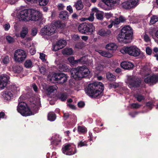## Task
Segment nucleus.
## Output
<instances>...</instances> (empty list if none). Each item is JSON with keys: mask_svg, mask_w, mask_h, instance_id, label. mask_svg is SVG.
I'll list each match as a JSON object with an SVG mask.
<instances>
[{"mask_svg": "<svg viewBox=\"0 0 158 158\" xmlns=\"http://www.w3.org/2000/svg\"><path fill=\"white\" fill-rule=\"evenodd\" d=\"M19 15L20 21H27V18L28 17L30 20L37 21V24L39 25L42 24V15L38 10L31 9H24L20 11Z\"/></svg>", "mask_w": 158, "mask_h": 158, "instance_id": "1", "label": "nucleus"}, {"mask_svg": "<svg viewBox=\"0 0 158 158\" xmlns=\"http://www.w3.org/2000/svg\"><path fill=\"white\" fill-rule=\"evenodd\" d=\"M104 85L100 82H95L88 84L85 88V93L90 97L99 98L103 94Z\"/></svg>", "mask_w": 158, "mask_h": 158, "instance_id": "2", "label": "nucleus"}, {"mask_svg": "<svg viewBox=\"0 0 158 158\" xmlns=\"http://www.w3.org/2000/svg\"><path fill=\"white\" fill-rule=\"evenodd\" d=\"M133 35L132 29L129 26L123 27L118 35V40L125 44L129 43L131 41Z\"/></svg>", "mask_w": 158, "mask_h": 158, "instance_id": "3", "label": "nucleus"}, {"mask_svg": "<svg viewBox=\"0 0 158 158\" xmlns=\"http://www.w3.org/2000/svg\"><path fill=\"white\" fill-rule=\"evenodd\" d=\"M89 73V69L85 65L79 66L71 72L72 77L76 80L87 77Z\"/></svg>", "mask_w": 158, "mask_h": 158, "instance_id": "4", "label": "nucleus"}, {"mask_svg": "<svg viewBox=\"0 0 158 158\" xmlns=\"http://www.w3.org/2000/svg\"><path fill=\"white\" fill-rule=\"evenodd\" d=\"M120 52L123 54H127L131 56L135 57L139 56V57L141 58H143L144 56L143 53L135 46L129 47L125 46L121 49Z\"/></svg>", "mask_w": 158, "mask_h": 158, "instance_id": "5", "label": "nucleus"}, {"mask_svg": "<svg viewBox=\"0 0 158 158\" xmlns=\"http://www.w3.org/2000/svg\"><path fill=\"white\" fill-rule=\"evenodd\" d=\"M78 29L82 34L90 35L95 31V27L93 23L85 22L80 24L78 27Z\"/></svg>", "mask_w": 158, "mask_h": 158, "instance_id": "6", "label": "nucleus"}, {"mask_svg": "<svg viewBox=\"0 0 158 158\" xmlns=\"http://www.w3.org/2000/svg\"><path fill=\"white\" fill-rule=\"evenodd\" d=\"M17 110L23 116H27L32 114V112L30 108L27 107V104L23 102L18 103L17 106Z\"/></svg>", "mask_w": 158, "mask_h": 158, "instance_id": "7", "label": "nucleus"}, {"mask_svg": "<svg viewBox=\"0 0 158 158\" xmlns=\"http://www.w3.org/2000/svg\"><path fill=\"white\" fill-rule=\"evenodd\" d=\"M27 56L26 52L23 50H16L14 54V60L16 62L22 63L24 61Z\"/></svg>", "mask_w": 158, "mask_h": 158, "instance_id": "8", "label": "nucleus"}, {"mask_svg": "<svg viewBox=\"0 0 158 158\" xmlns=\"http://www.w3.org/2000/svg\"><path fill=\"white\" fill-rule=\"evenodd\" d=\"M52 80H54L57 83L63 84L67 80L66 75L62 73H54L52 77Z\"/></svg>", "mask_w": 158, "mask_h": 158, "instance_id": "9", "label": "nucleus"}, {"mask_svg": "<svg viewBox=\"0 0 158 158\" xmlns=\"http://www.w3.org/2000/svg\"><path fill=\"white\" fill-rule=\"evenodd\" d=\"M56 31V27L53 25H48L42 28L40 32L42 35H51L55 33Z\"/></svg>", "mask_w": 158, "mask_h": 158, "instance_id": "10", "label": "nucleus"}, {"mask_svg": "<svg viewBox=\"0 0 158 158\" xmlns=\"http://www.w3.org/2000/svg\"><path fill=\"white\" fill-rule=\"evenodd\" d=\"M63 153L68 155H71L76 153V148L75 147H72L70 144H68L65 145L62 148Z\"/></svg>", "mask_w": 158, "mask_h": 158, "instance_id": "11", "label": "nucleus"}, {"mask_svg": "<svg viewBox=\"0 0 158 158\" xmlns=\"http://www.w3.org/2000/svg\"><path fill=\"white\" fill-rule=\"evenodd\" d=\"M144 81L147 84L153 85L158 82V74L150 75L144 79Z\"/></svg>", "mask_w": 158, "mask_h": 158, "instance_id": "12", "label": "nucleus"}, {"mask_svg": "<svg viewBox=\"0 0 158 158\" xmlns=\"http://www.w3.org/2000/svg\"><path fill=\"white\" fill-rule=\"evenodd\" d=\"M10 77L6 74L0 75V89H3L6 86L9 81Z\"/></svg>", "mask_w": 158, "mask_h": 158, "instance_id": "13", "label": "nucleus"}, {"mask_svg": "<svg viewBox=\"0 0 158 158\" xmlns=\"http://www.w3.org/2000/svg\"><path fill=\"white\" fill-rule=\"evenodd\" d=\"M128 81L129 85L130 88L139 87L141 84L140 81L135 80L133 78L129 79Z\"/></svg>", "mask_w": 158, "mask_h": 158, "instance_id": "14", "label": "nucleus"}, {"mask_svg": "<svg viewBox=\"0 0 158 158\" xmlns=\"http://www.w3.org/2000/svg\"><path fill=\"white\" fill-rule=\"evenodd\" d=\"M121 67L123 69L126 70H131L133 69L134 67L133 63L128 61H124L120 64Z\"/></svg>", "mask_w": 158, "mask_h": 158, "instance_id": "15", "label": "nucleus"}, {"mask_svg": "<svg viewBox=\"0 0 158 158\" xmlns=\"http://www.w3.org/2000/svg\"><path fill=\"white\" fill-rule=\"evenodd\" d=\"M84 58L82 57L79 59L75 60L74 57L71 56L68 58V60L72 65H75L77 64H80L84 63L85 61L83 60Z\"/></svg>", "mask_w": 158, "mask_h": 158, "instance_id": "16", "label": "nucleus"}, {"mask_svg": "<svg viewBox=\"0 0 158 158\" xmlns=\"http://www.w3.org/2000/svg\"><path fill=\"white\" fill-rule=\"evenodd\" d=\"M2 95L6 101H10L13 97V94L9 89H7L3 92Z\"/></svg>", "mask_w": 158, "mask_h": 158, "instance_id": "17", "label": "nucleus"}, {"mask_svg": "<svg viewBox=\"0 0 158 158\" xmlns=\"http://www.w3.org/2000/svg\"><path fill=\"white\" fill-rule=\"evenodd\" d=\"M111 33L110 30L107 29H102L98 31V34L102 36H106Z\"/></svg>", "mask_w": 158, "mask_h": 158, "instance_id": "18", "label": "nucleus"}, {"mask_svg": "<svg viewBox=\"0 0 158 158\" xmlns=\"http://www.w3.org/2000/svg\"><path fill=\"white\" fill-rule=\"evenodd\" d=\"M92 10L93 12H96L95 15L96 18L101 20H102L103 19V14L101 12H99L98 9L96 8H94L92 9Z\"/></svg>", "mask_w": 158, "mask_h": 158, "instance_id": "19", "label": "nucleus"}, {"mask_svg": "<svg viewBox=\"0 0 158 158\" xmlns=\"http://www.w3.org/2000/svg\"><path fill=\"white\" fill-rule=\"evenodd\" d=\"M69 16L68 12L66 10L61 11L59 14V18L62 20H67Z\"/></svg>", "mask_w": 158, "mask_h": 158, "instance_id": "20", "label": "nucleus"}, {"mask_svg": "<svg viewBox=\"0 0 158 158\" xmlns=\"http://www.w3.org/2000/svg\"><path fill=\"white\" fill-rule=\"evenodd\" d=\"M57 88V86L55 85L49 86L47 89V94L50 95L52 93L56 92Z\"/></svg>", "mask_w": 158, "mask_h": 158, "instance_id": "21", "label": "nucleus"}, {"mask_svg": "<svg viewBox=\"0 0 158 158\" xmlns=\"http://www.w3.org/2000/svg\"><path fill=\"white\" fill-rule=\"evenodd\" d=\"M117 48V46L114 43L108 44L106 46V48L108 50H115Z\"/></svg>", "mask_w": 158, "mask_h": 158, "instance_id": "22", "label": "nucleus"}, {"mask_svg": "<svg viewBox=\"0 0 158 158\" xmlns=\"http://www.w3.org/2000/svg\"><path fill=\"white\" fill-rule=\"evenodd\" d=\"M68 96L66 93H60L57 95V98L62 101H65L67 98Z\"/></svg>", "mask_w": 158, "mask_h": 158, "instance_id": "23", "label": "nucleus"}, {"mask_svg": "<svg viewBox=\"0 0 158 158\" xmlns=\"http://www.w3.org/2000/svg\"><path fill=\"white\" fill-rule=\"evenodd\" d=\"M77 10H81L83 7L84 6L81 0H78L74 5Z\"/></svg>", "mask_w": 158, "mask_h": 158, "instance_id": "24", "label": "nucleus"}, {"mask_svg": "<svg viewBox=\"0 0 158 158\" xmlns=\"http://www.w3.org/2000/svg\"><path fill=\"white\" fill-rule=\"evenodd\" d=\"M59 71L61 72H67L69 71V66L65 64H60L59 66Z\"/></svg>", "mask_w": 158, "mask_h": 158, "instance_id": "25", "label": "nucleus"}, {"mask_svg": "<svg viewBox=\"0 0 158 158\" xmlns=\"http://www.w3.org/2000/svg\"><path fill=\"white\" fill-rule=\"evenodd\" d=\"M98 52L102 56L105 57L110 58L112 56V54L110 53L108 51H102V50H99Z\"/></svg>", "mask_w": 158, "mask_h": 158, "instance_id": "26", "label": "nucleus"}, {"mask_svg": "<svg viewBox=\"0 0 158 158\" xmlns=\"http://www.w3.org/2000/svg\"><path fill=\"white\" fill-rule=\"evenodd\" d=\"M106 77L108 80L111 81H114L116 79L115 76L110 72L106 73Z\"/></svg>", "mask_w": 158, "mask_h": 158, "instance_id": "27", "label": "nucleus"}, {"mask_svg": "<svg viewBox=\"0 0 158 158\" xmlns=\"http://www.w3.org/2000/svg\"><path fill=\"white\" fill-rule=\"evenodd\" d=\"M62 53L64 55H70L72 54L73 50L71 48H65L62 50Z\"/></svg>", "mask_w": 158, "mask_h": 158, "instance_id": "28", "label": "nucleus"}, {"mask_svg": "<svg viewBox=\"0 0 158 158\" xmlns=\"http://www.w3.org/2000/svg\"><path fill=\"white\" fill-rule=\"evenodd\" d=\"M56 118V114L53 112H49L48 115V119L51 121H54Z\"/></svg>", "mask_w": 158, "mask_h": 158, "instance_id": "29", "label": "nucleus"}, {"mask_svg": "<svg viewBox=\"0 0 158 158\" xmlns=\"http://www.w3.org/2000/svg\"><path fill=\"white\" fill-rule=\"evenodd\" d=\"M54 27H55L56 29L57 28H62L63 24L60 21L58 20L54 22L53 23Z\"/></svg>", "mask_w": 158, "mask_h": 158, "instance_id": "30", "label": "nucleus"}, {"mask_svg": "<svg viewBox=\"0 0 158 158\" xmlns=\"http://www.w3.org/2000/svg\"><path fill=\"white\" fill-rule=\"evenodd\" d=\"M56 43L58 44L61 49L64 47L66 45V40H60L57 42Z\"/></svg>", "mask_w": 158, "mask_h": 158, "instance_id": "31", "label": "nucleus"}, {"mask_svg": "<svg viewBox=\"0 0 158 158\" xmlns=\"http://www.w3.org/2000/svg\"><path fill=\"white\" fill-rule=\"evenodd\" d=\"M122 6L123 8L126 9H128L132 8L130 5V2L129 1L123 2L122 3Z\"/></svg>", "mask_w": 158, "mask_h": 158, "instance_id": "32", "label": "nucleus"}, {"mask_svg": "<svg viewBox=\"0 0 158 158\" xmlns=\"http://www.w3.org/2000/svg\"><path fill=\"white\" fill-rule=\"evenodd\" d=\"M77 130L79 132L82 133H85L87 131V128L84 126H78L77 127Z\"/></svg>", "mask_w": 158, "mask_h": 158, "instance_id": "33", "label": "nucleus"}, {"mask_svg": "<svg viewBox=\"0 0 158 158\" xmlns=\"http://www.w3.org/2000/svg\"><path fill=\"white\" fill-rule=\"evenodd\" d=\"M24 65L26 68H31L32 65V62L31 60H27L25 62Z\"/></svg>", "mask_w": 158, "mask_h": 158, "instance_id": "34", "label": "nucleus"}, {"mask_svg": "<svg viewBox=\"0 0 158 158\" xmlns=\"http://www.w3.org/2000/svg\"><path fill=\"white\" fill-rule=\"evenodd\" d=\"M13 69L15 73H19L22 71L23 68L21 66H16L13 68Z\"/></svg>", "mask_w": 158, "mask_h": 158, "instance_id": "35", "label": "nucleus"}, {"mask_svg": "<svg viewBox=\"0 0 158 158\" xmlns=\"http://www.w3.org/2000/svg\"><path fill=\"white\" fill-rule=\"evenodd\" d=\"M28 32L27 29H23L21 32L20 36L22 38H24Z\"/></svg>", "mask_w": 158, "mask_h": 158, "instance_id": "36", "label": "nucleus"}, {"mask_svg": "<svg viewBox=\"0 0 158 158\" xmlns=\"http://www.w3.org/2000/svg\"><path fill=\"white\" fill-rule=\"evenodd\" d=\"M87 142L86 141H80L77 144L78 148L81 147L83 146H87Z\"/></svg>", "mask_w": 158, "mask_h": 158, "instance_id": "37", "label": "nucleus"}, {"mask_svg": "<svg viewBox=\"0 0 158 158\" xmlns=\"http://www.w3.org/2000/svg\"><path fill=\"white\" fill-rule=\"evenodd\" d=\"M158 21V17L156 15H154L151 17L150 23L152 24H154Z\"/></svg>", "mask_w": 158, "mask_h": 158, "instance_id": "38", "label": "nucleus"}, {"mask_svg": "<svg viewBox=\"0 0 158 158\" xmlns=\"http://www.w3.org/2000/svg\"><path fill=\"white\" fill-rule=\"evenodd\" d=\"M70 118V122L71 123H74L77 121V117L74 114H70L69 117Z\"/></svg>", "mask_w": 158, "mask_h": 158, "instance_id": "39", "label": "nucleus"}, {"mask_svg": "<svg viewBox=\"0 0 158 158\" xmlns=\"http://www.w3.org/2000/svg\"><path fill=\"white\" fill-rule=\"evenodd\" d=\"M129 1L132 8L135 7L138 4V0H129Z\"/></svg>", "mask_w": 158, "mask_h": 158, "instance_id": "40", "label": "nucleus"}, {"mask_svg": "<svg viewBox=\"0 0 158 158\" xmlns=\"http://www.w3.org/2000/svg\"><path fill=\"white\" fill-rule=\"evenodd\" d=\"M116 3L117 2L115 1L109 0V1H108L106 5L110 7H112L116 4Z\"/></svg>", "mask_w": 158, "mask_h": 158, "instance_id": "41", "label": "nucleus"}, {"mask_svg": "<svg viewBox=\"0 0 158 158\" xmlns=\"http://www.w3.org/2000/svg\"><path fill=\"white\" fill-rule=\"evenodd\" d=\"M60 142V140L58 139H54L51 142V144L54 146H57Z\"/></svg>", "mask_w": 158, "mask_h": 158, "instance_id": "42", "label": "nucleus"}, {"mask_svg": "<svg viewBox=\"0 0 158 158\" xmlns=\"http://www.w3.org/2000/svg\"><path fill=\"white\" fill-rule=\"evenodd\" d=\"M119 85L118 83L115 82L111 83L109 84L108 87L109 89L114 88H116L118 87Z\"/></svg>", "mask_w": 158, "mask_h": 158, "instance_id": "43", "label": "nucleus"}, {"mask_svg": "<svg viewBox=\"0 0 158 158\" xmlns=\"http://www.w3.org/2000/svg\"><path fill=\"white\" fill-rule=\"evenodd\" d=\"M84 46V44L83 42H78L76 44L75 46V47L79 49H82Z\"/></svg>", "mask_w": 158, "mask_h": 158, "instance_id": "44", "label": "nucleus"}, {"mask_svg": "<svg viewBox=\"0 0 158 158\" xmlns=\"http://www.w3.org/2000/svg\"><path fill=\"white\" fill-rule=\"evenodd\" d=\"M48 0H39L40 4L41 6H45L48 3Z\"/></svg>", "mask_w": 158, "mask_h": 158, "instance_id": "45", "label": "nucleus"}, {"mask_svg": "<svg viewBox=\"0 0 158 158\" xmlns=\"http://www.w3.org/2000/svg\"><path fill=\"white\" fill-rule=\"evenodd\" d=\"M3 63L4 64H8L9 61V58L8 56H6L2 59Z\"/></svg>", "mask_w": 158, "mask_h": 158, "instance_id": "46", "label": "nucleus"}, {"mask_svg": "<svg viewBox=\"0 0 158 158\" xmlns=\"http://www.w3.org/2000/svg\"><path fill=\"white\" fill-rule=\"evenodd\" d=\"M135 98H136L137 100L139 102H141L142 100H144L145 99L144 96L139 94L137 95Z\"/></svg>", "mask_w": 158, "mask_h": 158, "instance_id": "47", "label": "nucleus"}, {"mask_svg": "<svg viewBox=\"0 0 158 158\" xmlns=\"http://www.w3.org/2000/svg\"><path fill=\"white\" fill-rule=\"evenodd\" d=\"M153 106L152 103L150 102H148L146 103V107L149 109V110H151L152 109Z\"/></svg>", "mask_w": 158, "mask_h": 158, "instance_id": "48", "label": "nucleus"}, {"mask_svg": "<svg viewBox=\"0 0 158 158\" xmlns=\"http://www.w3.org/2000/svg\"><path fill=\"white\" fill-rule=\"evenodd\" d=\"M79 17V15H78L76 13H74L71 16L72 18L75 21L78 20V17Z\"/></svg>", "mask_w": 158, "mask_h": 158, "instance_id": "49", "label": "nucleus"}, {"mask_svg": "<svg viewBox=\"0 0 158 158\" xmlns=\"http://www.w3.org/2000/svg\"><path fill=\"white\" fill-rule=\"evenodd\" d=\"M140 105L138 103H132L131 104L132 108L134 109H138L140 107Z\"/></svg>", "mask_w": 158, "mask_h": 158, "instance_id": "50", "label": "nucleus"}, {"mask_svg": "<svg viewBox=\"0 0 158 158\" xmlns=\"http://www.w3.org/2000/svg\"><path fill=\"white\" fill-rule=\"evenodd\" d=\"M70 114L68 113L63 112V119L64 121H66L68 118H69Z\"/></svg>", "mask_w": 158, "mask_h": 158, "instance_id": "51", "label": "nucleus"}, {"mask_svg": "<svg viewBox=\"0 0 158 158\" xmlns=\"http://www.w3.org/2000/svg\"><path fill=\"white\" fill-rule=\"evenodd\" d=\"M94 13L93 12L91 13L90 14V16L87 19L90 21L92 22L94 19Z\"/></svg>", "mask_w": 158, "mask_h": 158, "instance_id": "52", "label": "nucleus"}, {"mask_svg": "<svg viewBox=\"0 0 158 158\" xmlns=\"http://www.w3.org/2000/svg\"><path fill=\"white\" fill-rule=\"evenodd\" d=\"M6 39L9 43H12L14 41V39L9 35L6 36Z\"/></svg>", "mask_w": 158, "mask_h": 158, "instance_id": "53", "label": "nucleus"}, {"mask_svg": "<svg viewBox=\"0 0 158 158\" xmlns=\"http://www.w3.org/2000/svg\"><path fill=\"white\" fill-rule=\"evenodd\" d=\"M146 52L147 54L150 55L152 54V50L148 46L146 48Z\"/></svg>", "mask_w": 158, "mask_h": 158, "instance_id": "54", "label": "nucleus"}, {"mask_svg": "<svg viewBox=\"0 0 158 158\" xmlns=\"http://www.w3.org/2000/svg\"><path fill=\"white\" fill-rule=\"evenodd\" d=\"M45 54L43 53H40V58L44 62L46 61L45 59Z\"/></svg>", "mask_w": 158, "mask_h": 158, "instance_id": "55", "label": "nucleus"}, {"mask_svg": "<svg viewBox=\"0 0 158 158\" xmlns=\"http://www.w3.org/2000/svg\"><path fill=\"white\" fill-rule=\"evenodd\" d=\"M77 105L79 107L82 108L85 106V103L84 102L80 101L78 103Z\"/></svg>", "mask_w": 158, "mask_h": 158, "instance_id": "56", "label": "nucleus"}, {"mask_svg": "<svg viewBox=\"0 0 158 158\" xmlns=\"http://www.w3.org/2000/svg\"><path fill=\"white\" fill-rule=\"evenodd\" d=\"M53 50L54 51H56L61 49L60 46H59L56 43V44L53 46Z\"/></svg>", "mask_w": 158, "mask_h": 158, "instance_id": "57", "label": "nucleus"}, {"mask_svg": "<svg viewBox=\"0 0 158 158\" xmlns=\"http://www.w3.org/2000/svg\"><path fill=\"white\" fill-rule=\"evenodd\" d=\"M37 32V29L36 28H33L31 30V34L32 36L35 35Z\"/></svg>", "mask_w": 158, "mask_h": 158, "instance_id": "58", "label": "nucleus"}, {"mask_svg": "<svg viewBox=\"0 0 158 158\" xmlns=\"http://www.w3.org/2000/svg\"><path fill=\"white\" fill-rule=\"evenodd\" d=\"M66 9L69 12L70 14H71L73 12L72 7L70 5L68 6L67 7Z\"/></svg>", "mask_w": 158, "mask_h": 158, "instance_id": "59", "label": "nucleus"}, {"mask_svg": "<svg viewBox=\"0 0 158 158\" xmlns=\"http://www.w3.org/2000/svg\"><path fill=\"white\" fill-rule=\"evenodd\" d=\"M144 41L146 42H148L150 40L149 36L146 34L144 35Z\"/></svg>", "mask_w": 158, "mask_h": 158, "instance_id": "60", "label": "nucleus"}, {"mask_svg": "<svg viewBox=\"0 0 158 158\" xmlns=\"http://www.w3.org/2000/svg\"><path fill=\"white\" fill-rule=\"evenodd\" d=\"M40 73L44 74L45 72V69L44 67H41L40 68Z\"/></svg>", "mask_w": 158, "mask_h": 158, "instance_id": "61", "label": "nucleus"}, {"mask_svg": "<svg viewBox=\"0 0 158 158\" xmlns=\"http://www.w3.org/2000/svg\"><path fill=\"white\" fill-rule=\"evenodd\" d=\"M32 87L34 91L35 92H37L38 91V87L35 84L33 83L32 84Z\"/></svg>", "mask_w": 158, "mask_h": 158, "instance_id": "62", "label": "nucleus"}, {"mask_svg": "<svg viewBox=\"0 0 158 158\" xmlns=\"http://www.w3.org/2000/svg\"><path fill=\"white\" fill-rule=\"evenodd\" d=\"M10 27V25L9 23L6 24L4 26V28L5 31H8L9 30Z\"/></svg>", "mask_w": 158, "mask_h": 158, "instance_id": "63", "label": "nucleus"}, {"mask_svg": "<svg viewBox=\"0 0 158 158\" xmlns=\"http://www.w3.org/2000/svg\"><path fill=\"white\" fill-rule=\"evenodd\" d=\"M112 14L111 13H106L105 14V16L107 18L109 19L112 16Z\"/></svg>", "mask_w": 158, "mask_h": 158, "instance_id": "64", "label": "nucleus"}]
</instances>
